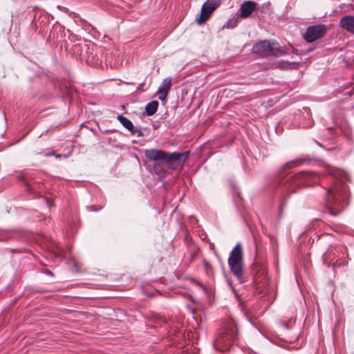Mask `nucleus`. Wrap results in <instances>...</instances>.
<instances>
[{"label": "nucleus", "instance_id": "nucleus-26", "mask_svg": "<svg viewBox=\"0 0 354 354\" xmlns=\"http://www.w3.org/2000/svg\"><path fill=\"white\" fill-rule=\"evenodd\" d=\"M57 8H58L59 9H61L62 7L61 6H57Z\"/></svg>", "mask_w": 354, "mask_h": 354}, {"label": "nucleus", "instance_id": "nucleus-19", "mask_svg": "<svg viewBox=\"0 0 354 354\" xmlns=\"http://www.w3.org/2000/svg\"><path fill=\"white\" fill-rule=\"evenodd\" d=\"M330 251H327L326 252H325L323 256V258L324 260H328V259H330Z\"/></svg>", "mask_w": 354, "mask_h": 354}, {"label": "nucleus", "instance_id": "nucleus-17", "mask_svg": "<svg viewBox=\"0 0 354 354\" xmlns=\"http://www.w3.org/2000/svg\"><path fill=\"white\" fill-rule=\"evenodd\" d=\"M131 135H136L138 137H141L143 136V133L142 130L137 129L133 127V131H130Z\"/></svg>", "mask_w": 354, "mask_h": 354}, {"label": "nucleus", "instance_id": "nucleus-23", "mask_svg": "<svg viewBox=\"0 0 354 354\" xmlns=\"http://www.w3.org/2000/svg\"><path fill=\"white\" fill-rule=\"evenodd\" d=\"M89 209H90L91 211H97V209H100V208H99V209H96V208H95V206L91 205V206H90V207H89Z\"/></svg>", "mask_w": 354, "mask_h": 354}, {"label": "nucleus", "instance_id": "nucleus-1", "mask_svg": "<svg viewBox=\"0 0 354 354\" xmlns=\"http://www.w3.org/2000/svg\"><path fill=\"white\" fill-rule=\"evenodd\" d=\"M303 162L302 160H297L287 162L281 169L280 178V185L283 192L289 194L295 193L304 187L312 186L318 183L319 176L313 171H300L291 174L286 171L288 167H293L299 165Z\"/></svg>", "mask_w": 354, "mask_h": 354}, {"label": "nucleus", "instance_id": "nucleus-5", "mask_svg": "<svg viewBox=\"0 0 354 354\" xmlns=\"http://www.w3.org/2000/svg\"><path fill=\"white\" fill-rule=\"evenodd\" d=\"M239 339V329L237 326L233 323L230 324L225 332V334L217 337L214 343L216 350L224 351L227 349L229 345L234 343Z\"/></svg>", "mask_w": 354, "mask_h": 354}, {"label": "nucleus", "instance_id": "nucleus-15", "mask_svg": "<svg viewBox=\"0 0 354 354\" xmlns=\"http://www.w3.org/2000/svg\"><path fill=\"white\" fill-rule=\"evenodd\" d=\"M299 63L295 62H279V67L282 69H289L292 68V66H295V65H298Z\"/></svg>", "mask_w": 354, "mask_h": 354}, {"label": "nucleus", "instance_id": "nucleus-10", "mask_svg": "<svg viewBox=\"0 0 354 354\" xmlns=\"http://www.w3.org/2000/svg\"><path fill=\"white\" fill-rule=\"evenodd\" d=\"M257 3L252 1H244L240 7V17L243 19L249 17L257 9Z\"/></svg>", "mask_w": 354, "mask_h": 354}, {"label": "nucleus", "instance_id": "nucleus-4", "mask_svg": "<svg viewBox=\"0 0 354 354\" xmlns=\"http://www.w3.org/2000/svg\"><path fill=\"white\" fill-rule=\"evenodd\" d=\"M227 263L237 281L240 283L245 282L243 252L241 243H238L230 252Z\"/></svg>", "mask_w": 354, "mask_h": 354}, {"label": "nucleus", "instance_id": "nucleus-2", "mask_svg": "<svg viewBox=\"0 0 354 354\" xmlns=\"http://www.w3.org/2000/svg\"><path fill=\"white\" fill-rule=\"evenodd\" d=\"M145 157L149 161H153V169L156 174H162L165 172L161 160L168 164L170 167L175 169L177 167H182L188 158L189 152H168L162 149H151L144 151Z\"/></svg>", "mask_w": 354, "mask_h": 354}, {"label": "nucleus", "instance_id": "nucleus-11", "mask_svg": "<svg viewBox=\"0 0 354 354\" xmlns=\"http://www.w3.org/2000/svg\"><path fill=\"white\" fill-rule=\"evenodd\" d=\"M339 26L346 30L354 34V16L346 15L339 21Z\"/></svg>", "mask_w": 354, "mask_h": 354}, {"label": "nucleus", "instance_id": "nucleus-24", "mask_svg": "<svg viewBox=\"0 0 354 354\" xmlns=\"http://www.w3.org/2000/svg\"><path fill=\"white\" fill-rule=\"evenodd\" d=\"M50 155H54V156H55L56 158L62 157L61 154H55V153H50Z\"/></svg>", "mask_w": 354, "mask_h": 354}, {"label": "nucleus", "instance_id": "nucleus-8", "mask_svg": "<svg viewBox=\"0 0 354 354\" xmlns=\"http://www.w3.org/2000/svg\"><path fill=\"white\" fill-rule=\"evenodd\" d=\"M326 32V28L324 24L310 26L308 27L304 37L306 41L313 42L323 37Z\"/></svg>", "mask_w": 354, "mask_h": 354}, {"label": "nucleus", "instance_id": "nucleus-6", "mask_svg": "<svg viewBox=\"0 0 354 354\" xmlns=\"http://www.w3.org/2000/svg\"><path fill=\"white\" fill-rule=\"evenodd\" d=\"M253 283L257 289H261L268 284V277L266 266L255 260L252 266Z\"/></svg>", "mask_w": 354, "mask_h": 354}, {"label": "nucleus", "instance_id": "nucleus-9", "mask_svg": "<svg viewBox=\"0 0 354 354\" xmlns=\"http://www.w3.org/2000/svg\"><path fill=\"white\" fill-rule=\"evenodd\" d=\"M272 52L273 47L268 40H261L256 43L252 48V53L257 54L261 57L268 56Z\"/></svg>", "mask_w": 354, "mask_h": 354}, {"label": "nucleus", "instance_id": "nucleus-13", "mask_svg": "<svg viewBox=\"0 0 354 354\" xmlns=\"http://www.w3.org/2000/svg\"><path fill=\"white\" fill-rule=\"evenodd\" d=\"M118 121L125 127L128 131H133V124L128 118L126 117L118 115L117 117Z\"/></svg>", "mask_w": 354, "mask_h": 354}, {"label": "nucleus", "instance_id": "nucleus-20", "mask_svg": "<svg viewBox=\"0 0 354 354\" xmlns=\"http://www.w3.org/2000/svg\"><path fill=\"white\" fill-rule=\"evenodd\" d=\"M144 85H145V82H142V83L138 85V86L137 87V91H138L143 92L145 91V89H143Z\"/></svg>", "mask_w": 354, "mask_h": 354}, {"label": "nucleus", "instance_id": "nucleus-7", "mask_svg": "<svg viewBox=\"0 0 354 354\" xmlns=\"http://www.w3.org/2000/svg\"><path fill=\"white\" fill-rule=\"evenodd\" d=\"M220 0H207L205 2L201 10L199 17L196 18L198 24L205 23L211 17L212 12L220 6Z\"/></svg>", "mask_w": 354, "mask_h": 354}, {"label": "nucleus", "instance_id": "nucleus-14", "mask_svg": "<svg viewBox=\"0 0 354 354\" xmlns=\"http://www.w3.org/2000/svg\"><path fill=\"white\" fill-rule=\"evenodd\" d=\"M171 86V77H167L162 80L161 82L160 86L158 87V91H162L167 93L170 90Z\"/></svg>", "mask_w": 354, "mask_h": 354}, {"label": "nucleus", "instance_id": "nucleus-21", "mask_svg": "<svg viewBox=\"0 0 354 354\" xmlns=\"http://www.w3.org/2000/svg\"><path fill=\"white\" fill-rule=\"evenodd\" d=\"M44 273L47 274V275H49V276H53V273L50 270H45L44 271Z\"/></svg>", "mask_w": 354, "mask_h": 354}, {"label": "nucleus", "instance_id": "nucleus-18", "mask_svg": "<svg viewBox=\"0 0 354 354\" xmlns=\"http://www.w3.org/2000/svg\"><path fill=\"white\" fill-rule=\"evenodd\" d=\"M204 266H205V270L207 273H209V272H212V266L207 261H206V260L204 261Z\"/></svg>", "mask_w": 354, "mask_h": 354}, {"label": "nucleus", "instance_id": "nucleus-12", "mask_svg": "<svg viewBox=\"0 0 354 354\" xmlns=\"http://www.w3.org/2000/svg\"><path fill=\"white\" fill-rule=\"evenodd\" d=\"M159 103L156 100L149 102L145 106V111L147 115H153L158 110Z\"/></svg>", "mask_w": 354, "mask_h": 354}, {"label": "nucleus", "instance_id": "nucleus-25", "mask_svg": "<svg viewBox=\"0 0 354 354\" xmlns=\"http://www.w3.org/2000/svg\"><path fill=\"white\" fill-rule=\"evenodd\" d=\"M329 174H330V175H333V174H334L331 171H329Z\"/></svg>", "mask_w": 354, "mask_h": 354}, {"label": "nucleus", "instance_id": "nucleus-3", "mask_svg": "<svg viewBox=\"0 0 354 354\" xmlns=\"http://www.w3.org/2000/svg\"><path fill=\"white\" fill-rule=\"evenodd\" d=\"M330 214L337 216L348 205V188L345 182L335 179L328 189L326 198Z\"/></svg>", "mask_w": 354, "mask_h": 354}, {"label": "nucleus", "instance_id": "nucleus-22", "mask_svg": "<svg viewBox=\"0 0 354 354\" xmlns=\"http://www.w3.org/2000/svg\"><path fill=\"white\" fill-rule=\"evenodd\" d=\"M344 265H345L344 263H338L337 261L334 264L335 266H338V267L342 266H344Z\"/></svg>", "mask_w": 354, "mask_h": 354}, {"label": "nucleus", "instance_id": "nucleus-16", "mask_svg": "<svg viewBox=\"0 0 354 354\" xmlns=\"http://www.w3.org/2000/svg\"><path fill=\"white\" fill-rule=\"evenodd\" d=\"M157 95L158 96V99L161 101H165L167 97L168 93L162 91H157Z\"/></svg>", "mask_w": 354, "mask_h": 354}]
</instances>
